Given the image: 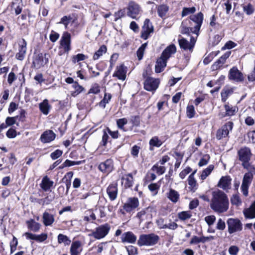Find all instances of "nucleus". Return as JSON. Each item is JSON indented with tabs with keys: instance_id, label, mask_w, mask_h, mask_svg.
<instances>
[{
	"instance_id": "1",
	"label": "nucleus",
	"mask_w": 255,
	"mask_h": 255,
	"mask_svg": "<svg viewBox=\"0 0 255 255\" xmlns=\"http://www.w3.org/2000/svg\"><path fill=\"white\" fill-rule=\"evenodd\" d=\"M210 208L215 212L223 213L229 209V202L227 195L221 190L212 192Z\"/></svg>"
},
{
	"instance_id": "2",
	"label": "nucleus",
	"mask_w": 255,
	"mask_h": 255,
	"mask_svg": "<svg viewBox=\"0 0 255 255\" xmlns=\"http://www.w3.org/2000/svg\"><path fill=\"white\" fill-rule=\"evenodd\" d=\"M159 240V237L154 234H150L148 235H141L139 236L137 241V244L139 246H153L157 244Z\"/></svg>"
},
{
	"instance_id": "3",
	"label": "nucleus",
	"mask_w": 255,
	"mask_h": 255,
	"mask_svg": "<svg viewBox=\"0 0 255 255\" xmlns=\"http://www.w3.org/2000/svg\"><path fill=\"white\" fill-rule=\"evenodd\" d=\"M110 229L111 227L109 224H105L96 228L95 230L93 231L89 236L93 237L96 239L100 240L108 234Z\"/></svg>"
},
{
	"instance_id": "4",
	"label": "nucleus",
	"mask_w": 255,
	"mask_h": 255,
	"mask_svg": "<svg viewBox=\"0 0 255 255\" xmlns=\"http://www.w3.org/2000/svg\"><path fill=\"white\" fill-rule=\"evenodd\" d=\"M228 231L230 234L241 232L243 229V224L238 218H229L227 221Z\"/></svg>"
},
{
	"instance_id": "5",
	"label": "nucleus",
	"mask_w": 255,
	"mask_h": 255,
	"mask_svg": "<svg viewBox=\"0 0 255 255\" xmlns=\"http://www.w3.org/2000/svg\"><path fill=\"white\" fill-rule=\"evenodd\" d=\"M71 34L68 32H64L60 40V46L65 52L68 53L71 49Z\"/></svg>"
},
{
	"instance_id": "6",
	"label": "nucleus",
	"mask_w": 255,
	"mask_h": 255,
	"mask_svg": "<svg viewBox=\"0 0 255 255\" xmlns=\"http://www.w3.org/2000/svg\"><path fill=\"white\" fill-rule=\"evenodd\" d=\"M190 19L192 22L194 23L193 28L191 29V31L192 33L198 35L203 22V14L202 13L199 12L196 15L191 16Z\"/></svg>"
},
{
	"instance_id": "7",
	"label": "nucleus",
	"mask_w": 255,
	"mask_h": 255,
	"mask_svg": "<svg viewBox=\"0 0 255 255\" xmlns=\"http://www.w3.org/2000/svg\"><path fill=\"white\" fill-rule=\"evenodd\" d=\"M233 123L228 122L226 123L222 128L219 129L216 133V138L220 140L228 136L230 131L232 130Z\"/></svg>"
},
{
	"instance_id": "8",
	"label": "nucleus",
	"mask_w": 255,
	"mask_h": 255,
	"mask_svg": "<svg viewBox=\"0 0 255 255\" xmlns=\"http://www.w3.org/2000/svg\"><path fill=\"white\" fill-rule=\"evenodd\" d=\"M228 78L229 80L236 82H241L244 80L243 73L236 67H233L229 70Z\"/></svg>"
},
{
	"instance_id": "9",
	"label": "nucleus",
	"mask_w": 255,
	"mask_h": 255,
	"mask_svg": "<svg viewBox=\"0 0 255 255\" xmlns=\"http://www.w3.org/2000/svg\"><path fill=\"white\" fill-rule=\"evenodd\" d=\"M159 84L158 79L148 77L144 82V88L146 91L154 92L158 87Z\"/></svg>"
},
{
	"instance_id": "10",
	"label": "nucleus",
	"mask_w": 255,
	"mask_h": 255,
	"mask_svg": "<svg viewBox=\"0 0 255 255\" xmlns=\"http://www.w3.org/2000/svg\"><path fill=\"white\" fill-rule=\"evenodd\" d=\"M139 205V201L136 197H130L124 204L123 209L127 212L129 213L136 209Z\"/></svg>"
},
{
	"instance_id": "11",
	"label": "nucleus",
	"mask_w": 255,
	"mask_h": 255,
	"mask_svg": "<svg viewBox=\"0 0 255 255\" xmlns=\"http://www.w3.org/2000/svg\"><path fill=\"white\" fill-rule=\"evenodd\" d=\"M253 178V175L251 173H246L243 177V182L241 186V189L243 194L245 196L248 194V189Z\"/></svg>"
},
{
	"instance_id": "12",
	"label": "nucleus",
	"mask_w": 255,
	"mask_h": 255,
	"mask_svg": "<svg viewBox=\"0 0 255 255\" xmlns=\"http://www.w3.org/2000/svg\"><path fill=\"white\" fill-rule=\"evenodd\" d=\"M153 31V28L149 19H146L144 20L143 25L142 26L141 37L144 39L148 38L150 33Z\"/></svg>"
},
{
	"instance_id": "13",
	"label": "nucleus",
	"mask_w": 255,
	"mask_h": 255,
	"mask_svg": "<svg viewBox=\"0 0 255 255\" xmlns=\"http://www.w3.org/2000/svg\"><path fill=\"white\" fill-rule=\"evenodd\" d=\"M140 8L136 3L131 1L129 3L128 11V15L132 18H136L139 14Z\"/></svg>"
},
{
	"instance_id": "14",
	"label": "nucleus",
	"mask_w": 255,
	"mask_h": 255,
	"mask_svg": "<svg viewBox=\"0 0 255 255\" xmlns=\"http://www.w3.org/2000/svg\"><path fill=\"white\" fill-rule=\"evenodd\" d=\"M27 43L24 39H21L18 42V52L16 54V58L19 60H22L25 55L27 48Z\"/></svg>"
},
{
	"instance_id": "15",
	"label": "nucleus",
	"mask_w": 255,
	"mask_h": 255,
	"mask_svg": "<svg viewBox=\"0 0 255 255\" xmlns=\"http://www.w3.org/2000/svg\"><path fill=\"white\" fill-rule=\"evenodd\" d=\"M238 154L239 159L243 162L242 163H248L251 156V150L248 147H244L238 151Z\"/></svg>"
},
{
	"instance_id": "16",
	"label": "nucleus",
	"mask_w": 255,
	"mask_h": 255,
	"mask_svg": "<svg viewBox=\"0 0 255 255\" xmlns=\"http://www.w3.org/2000/svg\"><path fill=\"white\" fill-rule=\"evenodd\" d=\"M225 113L221 112L219 114L220 118H223L226 116H232L237 112L238 108L236 106L230 105L228 103L224 105Z\"/></svg>"
},
{
	"instance_id": "17",
	"label": "nucleus",
	"mask_w": 255,
	"mask_h": 255,
	"mask_svg": "<svg viewBox=\"0 0 255 255\" xmlns=\"http://www.w3.org/2000/svg\"><path fill=\"white\" fill-rule=\"evenodd\" d=\"M178 42L180 48L184 49V50H189L191 51L195 45L196 39L194 37H191L190 41L189 42L185 38H182L179 39Z\"/></svg>"
},
{
	"instance_id": "18",
	"label": "nucleus",
	"mask_w": 255,
	"mask_h": 255,
	"mask_svg": "<svg viewBox=\"0 0 255 255\" xmlns=\"http://www.w3.org/2000/svg\"><path fill=\"white\" fill-rule=\"evenodd\" d=\"M99 169L105 173L111 172L113 169V162L112 159H109L105 162L101 163L99 165Z\"/></svg>"
},
{
	"instance_id": "19",
	"label": "nucleus",
	"mask_w": 255,
	"mask_h": 255,
	"mask_svg": "<svg viewBox=\"0 0 255 255\" xmlns=\"http://www.w3.org/2000/svg\"><path fill=\"white\" fill-rule=\"evenodd\" d=\"M24 236L26 237L27 239L35 240L39 243L45 241L48 238L47 234L45 233H42L40 235H36L26 232L24 234Z\"/></svg>"
},
{
	"instance_id": "20",
	"label": "nucleus",
	"mask_w": 255,
	"mask_h": 255,
	"mask_svg": "<svg viewBox=\"0 0 255 255\" xmlns=\"http://www.w3.org/2000/svg\"><path fill=\"white\" fill-rule=\"evenodd\" d=\"M127 67L123 64L117 66L113 76L117 77L119 80L124 81L126 78Z\"/></svg>"
},
{
	"instance_id": "21",
	"label": "nucleus",
	"mask_w": 255,
	"mask_h": 255,
	"mask_svg": "<svg viewBox=\"0 0 255 255\" xmlns=\"http://www.w3.org/2000/svg\"><path fill=\"white\" fill-rule=\"evenodd\" d=\"M232 179L230 176H223L219 180L218 186L224 190L231 188Z\"/></svg>"
},
{
	"instance_id": "22",
	"label": "nucleus",
	"mask_w": 255,
	"mask_h": 255,
	"mask_svg": "<svg viewBox=\"0 0 255 255\" xmlns=\"http://www.w3.org/2000/svg\"><path fill=\"white\" fill-rule=\"evenodd\" d=\"M55 134L51 130L45 131L41 135L40 140L43 143H48L53 141L55 138Z\"/></svg>"
},
{
	"instance_id": "23",
	"label": "nucleus",
	"mask_w": 255,
	"mask_h": 255,
	"mask_svg": "<svg viewBox=\"0 0 255 255\" xmlns=\"http://www.w3.org/2000/svg\"><path fill=\"white\" fill-rule=\"evenodd\" d=\"M121 240L123 243L134 244L136 240V237L131 232H127L122 234Z\"/></svg>"
},
{
	"instance_id": "24",
	"label": "nucleus",
	"mask_w": 255,
	"mask_h": 255,
	"mask_svg": "<svg viewBox=\"0 0 255 255\" xmlns=\"http://www.w3.org/2000/svg\"><path fill=\"white\" fill-rule=\"evenodd\" d=\"M107 194L110 199L113 201L115 200L117 196L118 188L116 183L110 184L107 189Z\"/></svg>"
},
{
	"instance_id": "25",
	"label": "nucleus",
	"mask_w": 255,
	"mask_h": 255,
	"mask_svg": "<svg viewBox=\"0 0 255 255\" xmlns=\"http://www.w3.org/2000/svg\"><path fill=\"white\" fill-rule=\"evenodd\" d=\"M82 250V244L80 241H75L72 243L70 248L71 255H79Z\"/></svg>"
},
{
	"instance_id": "26",
	"label": "nucleus",
	"mask_w": 255,
	"mask_h": 255,
	"mask_svg": "<svg viewBox=\"0 0 255 255\" xmlns=\"http://www.w3.org/2000/svg\"><path fill=\"white\" fill-rule=\"evenodd\" d=\"M176 51V48L175 46L173 44L170 45L163 51L161 57L167 60L171 55L174 54Z\"/></svg>"
},
{
	"instance_id": "27",
	"label": "nucleus",
	"mask_w": 255,
	"mask_h": 255,
	"mask_svg": "<svg viewBox=\"0 0 255 255\" xmlns=\"http://www.w3.org/2000/svg\"><path fill=\"white\" fill-rule=\"evenodd\" d=\"M166 62L167 60L162 57L157 59L155 67V72L158 73L162 72L166 66Z\"/></svg>"
},
{
	"instance_id": "28",
	"label": "nucleus",
	"mask_w": 255,
	"mask_h": 255,
	"mask_svg": "<svg viewBox=\"0 0 255 255\" xmlns=\"http://www.w3.org/2000/svg\"><path fill=\"white\" fill-rule=\"evenodd\" d=\"M122 183L125 188H129L133 183V177L130 174L124 175L122 178Z\"/></svg>"
},
{
	"instance_id": "29",
	"label": "nucleus",
	"mask_w": 255,
	"mask_h": 255,
	"mask_svg": "<svg viewBox=\"0 0 255 255\" xmlns=\"http://www.w3.org/2000/svg\"><path fill=\"white\" fill-rule=\"evenodd\" d=\"M42 219L43 223L46 226L51 225L54 222V216L47 212L43 213Z\"/></svg>"
},
{
	"instance_id": "30",
	"label": "nucleus",
	"mask_w": 255,
	"mask_h": 255,
	"mask_svg": "<svg viewBox=\"0 0 255 255\" xmlns=\"http://www.w3.org/2000/svg\"><path fill=\"white\" fill-rule=\"evenodd\" d=\"M167 198L172 202L176 203L179 199V194L174 189H170L167 193Z\"/></svg>"
},
{
	"instance_id": "31",
	"label": "nucleus",
	"mask_w": 255,
	"mask_h": 255,
	"mask_svg": "<svg viewBox=\"0 0 255 255\" xmlns=\"http://www.w3.org/2000/svg\"><path fill=\"white\" fill-rule=\"evenodd\" d=\"M39 107L40 111L44 115H47L48 114L51 106L47 99L44 100L42 103H40Z\"/></svg>"
},
{
	"instance_id": "32",
	"label": "nucleus",
	"mask_w": 255,
	"mask_h": 255,
	"mask_svg": "<svg viewBox=\"0 0 255 255\" xmlns=\"http://www.w3.org/2000/svg\"><path fill=\"white\" fill-rule=\"evenodd\" d=\"M26 224L28 228L35 232H38L41 227V225L39 223L35 222L33 219L26 221Z\"/></svg>"
},
{
	"instance_id": "33",
	"label": "nucleus",
	"mask_w": 255,
	"mask_h": 255,
	"mask_svg": "<svg viewBox=\"0 0 255 255\" xmlns=\"http://www.w3.org/2000/svg\"><path fill=\"white\" fill-rule=\"evenodd\" d=\"M53 184V181H50L47 176H45L42 180L40 186L43 190L46 191L50 189V188L52 186Z\"/></svg>"
},
{
	"instance_id": "34",
	"label": "nucleus",
	"mask_w": 255,
	"mask_h": 255,
	"mask_svg": "<svg viewBox=\"0 0 255 255\" xmlns=\"http://www.w3.org/2000/svg\"><path fill=\"white\" fill-rule=\"evenodd\" d=\"M244 214L246 218H255V201L252 204L250 208L244 210Z\"/></svg>"
},
{
	"instance_id": "35",
	"label": "nucleus",
	"mask_w": 255,
	"mask_h": 255,
	"mask_svg": "<svg viewBox=\"0 0 255 255\" xmlns=\"http://www.w3.org/2000/svg\"><path fill=\"white\" fill-rule=\"evenodd\" d=\"M22 3L21 0H14L12 3V9L15 11L16 15L19 14L22 8Z\"/></svg>"
},
{
	"instance_id": "36",
	"label": "nucleus",
	"mask_w": 255,
	"mask_h": 255,
	"mask_svg": "<svg viewBox=\"0 0 255 255\" xmlns=\"http://www.w3.org/2000/svg\"><path fill=\"white\" fill-rule=\"evenodd\" d=\"M233 93V89L230 87H225L223 89L221 92L222 101L224 102H226L228 97Z\"/></svg>"
},
{
	"instance_id": "37",
	"label": "nucleus",
	"mask_w": 255,
	"mask_h": 255,
	"mask_svg": "<svg viewBox=\"0 0 255 255\" xmlns=\"http://www.w3.org/2000/svg\"><path fill=\"white\" fill-rule=\"evenodd\" d=\"M231 51H227L223 55H222L220 59L218 60L217 62H216L214 65L213 66V68L214 69L216 67V68H217L218 65H219V67L221 66L226 61V60L229 58L230 55H231Z\"/></svg>"
},
{
	"instance_id": "38",
	"label": "nucleus",
	"mask_w": 255,
	"mask_h": 255,
	"mask_svg": "<svg viewBox=\"0 0 255 255\" xmlns=\"http://www.w3.org/2000/svg\"><path fill=\"white\" fill-rule=\"evenodd\" d=\"M107 52V47L105 45L101 46L100 48L94 53L93 59L94 60L99 59L104 54Z\"/></svg>"
},
{
	"instance_id": "39",
	"label": "nucleus",
	"mask_w": 255,
	"mask_h": 255,
	"mask_svg": "<svg viewBox=\"0 0 255 255\" xmlns=\"http://www.w3.org/2000/svg\"><path fill=\"white\" fill-rule=\"evenodd\" d=\"M72 88L74 89V91L72 92L71 95L73 97L77 96L79 94L82 92L84 90V88L79 85L77 82H75L72 85Z\"/></svg>"
},
{
	"instance_id": "40",
	"label": "nucleus",
	"mask_w": 255,
	"mask_h": 255,
	"mask_svg": "<svg viewBox=\"0 0 255 255\" xmlns=\"http://www.w3.org/2000/svg\"><path fill=\"white\" fill-rule=\"evenodd\" d=\"M169 7L167 5L162 4L159 5L157 8V13L158 15L161 17L165 16L166 13L168 11Z\"/></svg>"
},
{
	"instance_id": "41",
	"label": "nucleus",
	"mask_w": 255,
	"mask_h": 255,
	"mask_svg": "<svg viewBox=\"0 0 255 255\" xmlns=\"http://www.w3.org/2000/svg\"><path fill=\"white\" fill-rule=\"evenodd\" d=\"M214 166L213 165H210L207 168L205 169L201 174V179L202 180H205L212 172L214 169Z\"/></svg>"
},
{
	"instance_id": "42",
	"label": "nucleus",
	"mask_w": 255,
	"mask_h": 255,
	"mask_svg": "<svg viewBox=\"0 0 255 255\" xmlns=\"http://www.w3.org/2000/svg\"><path fill=\"white\" fill-rule=\"evenodd\" d=\"M82 163L81 161H71L69 160H66L65 162L60 166L59 167V169H63L66 167H69L75 165H79Z\"/></svg>"
},
{
	"instance_id": "43",
	"label": "nucleus",
	"mask_w": 255,
	"mask_h": 255,
	"mask_svg": "<svg viewBox=\"0 0 255 255\" xmlns=\"http://www.w3.org/2000/svg\"><path fill=\"white\" fill-rule=\"evenodd\" d=\"M58 242L59 244L64 243L65 245H68L70 244L71 240L67 236L60 234L58 236Z\"/></svg>"
},
{
	"instance_id": "44",
	"label": "nucleus",
	"mask_w": 255,
	"mask_h": 255,
	"mask_svg": "<svg viewBox=\"0 0 255 255\" xmlns=\"http://www.w3.org/2000/svg\"><path fill=\"white\" fill-rule=\"evenodd\" d=\"M112 96L111 94L105 93L103 99L99 103V105L100 107L105 108L106 105L109 103L111 99Z\"/></svg>"
},
{
	"instance_id": "45",
	"label": "nucleus",
	"mask_w": 255,
	"mask_h": 255,
	"mask_svg": "<svg viewBox=\"0 0 255 255\" xmlns=\"http://www.w3.org/2000/svg\"><path fill=\"white\" fill-rule=\"evenodd\" d=\"M192 216L191 212L182 211L178 213V217L182 221H185L190 219Z\"/></svg>"
},
{
	"instance_id": "46",
	"label": "nucleus",
	"mask_w": 255,
	"mask_h": 255,
	"mask_svg": "<svg viewBox=\"0 0 255 255\" xmlns=\"http://www.w3.org/2000/svg\"><path fill=\"white\" fill-rule=\"evenodd\" d=\"M162 144V142L156 136L152 137L149 141L150 146L160 147Z\"/></svg>"
},
{
	"instance_id": "47",
	"label": "nucleus",
	"mask_w": 255,
	"mask_h": 255,
	"mask_svg": "<svg viewBox=\"0 0 255 255\" xmlns=\"http://www.w3.org/2000/svg\"><path fill=\"white\" fill-rule=\"evenodd\" d=\"M152 170L158 175L163 174L165 171V167L158 165V164L154 165L152 168Z\"/></svg>"
},
{
	"instance_id": "48",
	"label": "nucleus",
	"mask_w": 255,
	"mask_h": 255,
	"mask_svg": "<svg viewBox=\"0 0 255 255\" xmlns=\"http://www.w3.org/2000/svg\"><path fill=\"white\" fill-rule=\"evenodd\" d=\"M147 211L148 209L141 210V211L137 213L136 217L138 218L140 221H142L147 219L148 215L147 214Z\"/></svg>"
},
{
	"instance_id": "49",
	"label": "nucleus",
	"mask_w": 255,
	"mask_h": 255,
	"mask_svg": "<svg viewBox=\"0 0 255 255\" xmlns=\"http://www.w3.org/2000/svg\"><path fill=\"white\" fill-rule=\"evenodd\" d=\"M147 44L144 43L141 45V46L138 49L136 54L138 59L141 60L143 56L145 48L146 47Z\"/></svg>"
},
{
	"instance_id": "50",
	"label": "nucleus",
	"mask_w": 255,
	"mask_h": 255,
	"mask_svg": "<svg viewBox=\"0 0 255 255\" xmlns=\"http://www.w3.org/2000/svg\"><path fill=\"white\" fill-rule=\"evenodd\" d=\"M186 114L189 118H192L194 116L195 111L193 105H189L187 107Z\"/></svg>"
},
{
	"instance_id": "51",
	"label": "nucleus",
	"mask_w": 255,
	"mask_h": 255,
	"mask_svg": "<svg viewBox=\"0 0 255 255\" xmlns=\"http://www.w3.org/2000/svg\"><path fill=\"white\" fill-rule=\"evenodd\" d=\"M210 158V157L209 154L204 155L200 160L198 165L200 167L206 165L208 163Z\"/></svg>"
},
{
	"instance_id": "52",
	"label": "nucleus",
	"mask_w": 255,
	"mask_h": 255,
	"mask_svg": "<svg viewBox=\"0 0 255 255\" xmlns=\"http://www.w3.org/2000/svg\"><path fill=\"white\" fill-rule=\"evenodd\" d=\"M231 202L232 204L236 205V206H239L241 204V200L237 194L233 195L231 199Z\"/></svg>"
},
{
	"instance_id": "53",
	"label": "nucleus",
	"mask_w": 255,
	"mask_h": 255,
	"mask_svg": "<svg viewBox=\"0 0 255 255\" xmlns=\"http://www.w3.org/2000/svg\"><path fill=\"white\" fill-rule=\"evenodd\" d=\"M242 165L245 168H246L249 172L248 173H251L252 175H253V174H255V167L253 165H250L249 162H245V163H242Z\"/></svg>"
},
{
	"instance_id": "54",
	"label": "nucleus",
	"mask_w": 255,
	"mask_h": 255,
	"mask_svg": "<svg viewBox=\"0 0 255 255\" xmlns=\"http://www.w3.org/2000/svg\"><path fill=\"white\" fill-rule=\"evenodd\" d=\"M87 57L83 54H78L73 57L72 60L74 63H76L80 61H83Z\"/></svg>"
},
{
	"instance_id": "55",
	"label": "nucleus",
	"mask_w": 255,
	"mask_h": 255,
	"mask_svg": "<svg viewBox=\"0 0 255 255\" xmlns=\"http://www.w3.org/2000/svg\"><path fill=\"white\" fill-rule=\"evenodd\" d=\"M243 9L244 12L248 15L252 14L254 11L253 6L250 3L244 6Z\"/></svg>"
},
{
	"instance_id": "56",
	"label": "nucleus",
	"mask_w": 255,
	"mask_h": 255,
	"mask_svg": "<svg viewBox=\"0 0 255 255\" xmlns=\"http://www.w3.org/2000/svg\"><path fill=\"white\" fill-rule=\"evenodd\" d=\"M205 221L209 226H211L214 224L216 217L214 215L207 216L205 217Z\"/></svg>"
},
{
	"instance_id": "57",
	"label": "nucleus",
	"mask_w": 255,
	"mask_h": 255,
	"mask_svg": "<svg viewBox=\"0 0 255 255\" xmlns=\"http://www.w3.org/2000/svg\"><path fill=\"white\" fill-rule=\"evenodd\" d=\"M196 8L195 7L184 8L182 11V16H185L189 13H193L195 12Z\"/></svg>"
},
{
	"instance_id": "58",
	"label": "nucleus",
	"mask_w": 255,
	"mask_h": 255,
	"mask_svg": "<svg viewBox=\"0 0 255 255\" xmlns=\"http://www.w3.org/2000/svg\"><path fill=\"white\" fill-rule=\"evenodd\" d=\"M156 223L159 229H167L166 223L165 222L164 219L162 218L158 219L156 220Z\"/></svg>"
},
{
	"instance_id": "59",
	"label": "nucleus",
	"mask_w": 255,
	"mask_h": 255,
	"mask_svg": "<svg viewBox=\"0 0 255 255\" xmlns=\"http://www.w3.org/2000/svg\"><path fill=\"white\" fill-rule=\"evenodd\" d=\"M63 153L62 150L60 149H56L54 152H52L50 154V157L53 160H55L58 157H60Z\"/></svg>"
},
{
	"instance_id": "60",
	"label": "nucleus",
	"mask_w": 255,
	"mask_h": 255,
	"mask_svg": "<svg viewBox=\"0 0 255 255\" xmlns=\"http://www.w3.org/2000/svg\"><path fill=\"white\" fill-rule=\"evenodd\" d=\"M188 182L189 185L193 189L196 185V181L193 177V174H191L189 175L188 179Z\"/></svg>"
},
{
	"instance_id": "61",
	"label": "nucleus",
	"mask_w": 255,
	"mask_h": 255,
	"mask_svg": "<svg viewBox=\"0 0 255 255\" xmlns=\"http://www.w3.org/2000/svg\"><path fill=\"white\" fill-rule=\"evenodd\" d=\"M128 123V120L126 118H122L117 120V124L119 128L124 129V125Z\"/></svg>"
},
{
	"instance_id": "62",
	"label": "nucleus",
	"mask_w": 255,
	"mask_h": 255,
	"mask_svg": "<svg viewBox=\"0 0 255 255\" xmlns=\"http://www.w3.org/2000/svg\"><path fill=\"white\" fill-rule=\"evenodd\" d=\"M59 36L57 32L52 30L49 35V39L51 42H55L58 39Z\"/></svg>"
},
{
	"instance_id": "63",
	"label": "nucleus",
	"mask_w": 255,
	"mask_h": 255,
	"mask_svg": "<svg viewBox=\"0 0 255 255\" xmlns=\"http://www.w3.org/2000/svg\"><path fill=\"white\" fill-rule=\"evenodd\" d=\"M225 222L221 218L219 219L216 225V228L219 230H224L225 229Z\"/></svg>"
},
{
	"instance_id": "64",
	"label": "nucleus",
	"mask_w": 255,
	"mask_h": 255,
	"mask_svg": "<svg viewBox=\"0 0 255 255\" xmlns=\"http://www.w3.org/2000/svg\"><path fill=\"white\" fill-rule=\"evenodd\" d=\"M237 45V44L232 41H228L225 45L222 48V50H224L225 49H230L235 47Z\"/></svg>"
}]
</instances>
